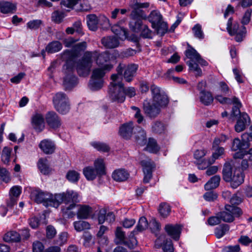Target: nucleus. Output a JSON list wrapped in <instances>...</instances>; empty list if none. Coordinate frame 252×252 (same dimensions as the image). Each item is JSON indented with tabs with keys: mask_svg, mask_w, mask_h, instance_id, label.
<instances>
[{
	"mask_svg": "<svg viewBox=\"0 0 252 252\" xmlns=\"http://www.w3.org/2000/svg\"><path fill=\"white\" fill-rule=\"evenodd\" d=\"M112 32L121 39H125L127 37V32L126 29L121 26L119 24H115L111 27Z\"/></svg>",
	"mask_w": 252,
	"mask_h": 252,
	"instance_id": "nucleus-30",
	"label": "nucleus"
},
{
	"mask_svg": "<svg viewBox=\"0 0 252 252\" xmlns=\"http://www.w3.org/2000/svg\"><path fill=\"white\" fill-rule=\"evenodd\" d=\"M32 125L33 128L38 132H40L44 128V118L40 114H36L32 119Z\"/></svg>",
	"mask_w": 252,
	"mask_h": 252,
	"instance_id": "nucleus-24",
	"label": "nucleus"
},
{
	"mask_svg": "<svg viewBox=\"0 0 252 252\" xmlns=\"http://www.w3.org/2000/svg\"><path fill=\"white\" fill-rule=\"evenodd\" d=\"M0 178L5 182L10 180V173L4 168L0 167Z\"/></svg>",
	"mask_w": 252,
	"mask_h": 252,
	"instance_id": "nucleus-62",
	"label": "nucleus"
},
{
	"mask_svg": "<svg viewBox=\"0 0 252 252\" xmlns=\"http://www.w3.org/2000/svg\"><path fill=\"white\" fill-rule=\"evenodd\" d=\"M152 131L156 133H161L164 130V126L160 122H156L152 126Z\"/></svg>",
	"mask_w": 252,
	"mask_h": 252,
	"instance_id": "nucleus-58",
	"label": "nucleus"
},
{
	"mask_svg": "<svg viewBox=\"0 0 252 252\" xmlns=\"http://www.w3.org/2000/svg\"><path fill=\"white\" fill-rule=\"evenodd\" d=\"M234 170L230 162H225L222 171V179L226 182L229 181L233 176Z\"/></svg>",
	"mask_w": 252,
	"mask_h": 252,
	"instance_id": "nucleus-33",
	"label": "nucleus"
},
{
	"mask_svg": "<svg viewBox=\"0 0 252 252\" xmlns=\"http://www.w3.org/2000/svg\"><path fill=\"white\" fill-rule=\"evenodd\" d=\"M35 201L37 203H43L46 206H51L54 207L56 203L55 195H53L47 192H38L35 196Z\"/></svg>",
	"mask_w": 252,
	"mask_h": 252,
	"instance_id": "nucleus-12",
	"label": "nucleus"
},
{
	"mask_svg": "<svg viewBox=\"0 0 252 252\" xmlns=\"http://www.w3.org/2000/svg\"><path fill=\"white\" fill-rule=\"evenodd\" d=\"M244 181V175L240 169L235 168L233 171V175L229 181L230 186L233 189H236L241 185Z\"/></svg>",
	"mask_w": 252,
	"mask_h": 252,
	"instance_id": "nucleus-18",
	"label": "nucleus"
},
{
	"mask_svg": "<svg viewBox=\"0 0 252 252\" xmlns=\"http://www.w3.org/2000/svg\"><path fill=\"white\" fill-rule=\"evenodd\" d=\"M39 147L46 154H53L56 149L54 142L48 139H44L41 141L39 145Z\"/></svg>",
	"mask_w": 252,
	"mask_h": 252,
	"instance_id": "nucleus-27",
	"label": "nucleus"
},
{
	"mask_svg": "<svg viewBox=\"0 0 252 252\" xmlns=\"http://www.w3.org/2000/svg\"><path fill=\"white\" fill-rule=\"evenodd\" d=\"M63 17V13L59 11H55L52 14V21L56 23H61Z\"/></svg>",
	"mask_w": 252,
	"mask_h": 252,
	"instance_id": "nucleus-60",
	"label": "nucleus"
},
{
	"mask_svg": "<svg viewBox=\"0 0 252 252\" xmlns=\"http://www.w3.org/2000/svg\"><path fill=\"white\" fill-rule=\"evenodd\" d=\"M79 209L76 213L77 218L80 219H86L89 218L93 213V209L87 205H77Z\"/></svg>",
	"mask_w": 252,
	"mask_h": 252,
	"instance_id": "nucleus-25",
	"label": "nucleus"
},
{
	"mask_svg": "<svg viewBox=\"0 0 252 252\" xmlns=\"http://www.w3.org/2000/svg\"><path fill=\"white\" fill-rule=\"evenodd\" d=\"M123 83L120 81H113L109 87V96L112 101L122 103L125 100V94L123 92Z\"/></svg>",
	"mask_w": 252,
	"mask_h": 252,
	"instance_id": "nucleus-7",
	"label": "nucleus"
},
{
	"mask_svg": "<svg viewBox=\"0 0 252 252\" xmlns=\"http://www.w3.org/2000/svg\"><path fill=\"white\" fill-rule=\"evenodd\" d=\"M93 57L96 58V63L98 65L103 66L109 61L110 54L107 51L98 54L96 51L93 53L89 51L86 52L82 59L77 63L76 70L80 76L85 77L89 74L92 66Z\"/></svg>",
	"mask_w": 252,
	"mask_h": 252,
	"instance_id": "nucleus-2",
	"label": "nucleus"
},
{
	"mask_svg": "<svg viewBox=\"0 0 252 252\" xmlns=\"http://www.w3.org/2000/svg\"><path fill=\"white\" fill-rule=\"evenodd\" d=\"M89 29L92 31H96L98 28V20L94 14L88 15L86 17Z\"/></svg>",
	"mask_w": 252,
	"mask_h": 252,
	"instance_id": "nucleus-35",
	"label": "nucleus"
},
{
	"mask_svg": "<svg viewBox=\"0 0 252 252\" xmlns=\"http://www.w3.org/2000/svg\"><path fill=\"white\" fill-rule=\"evenodd\" d=\"M101 43L105 47L109 49L116 48L119 45L118 38L115 36L104 37L102 38Z\"/></svg>",
	"mask_w": 252,
	"mask_h": 252,
	"instance_id": "nucleus-28",
	"label": "nucleus"
},
{
	"mask_svg": "<svg viewBox=\"0 0 252 252\" xmlns=\"http://www.w3.org/2000/svg\"><path fill=\"white\" fill-rule=\"evenodd\" d=\"M199 99L202 104L209 106L213 102L214 98L210 92L206 91L199 92Z\"/></svg>",
	"mask_w": 252,
	"mask_h": 252,
	"instance_id": "nucleus-29",
	"label": "nucleus"
},
{
	"mask_svg": "<svg viewBox=\"0 0 252 252\" xmlns=\"http://www.w3.org/2000/svg\"><path fill=\"white\" fill-rule=\"evenodd\" d=\"M113 179L117 182H123L126 180L129 177V173L125 169L115 170L112 174Z\"/></svg>",
	"mask_w": 252,
	"mask_h": 252,
	"instance_id": "nucleus-32",
	"label": "nucleus"
},
{
	"mask_svg": "<svg viewBox=\"0 0 252 252\" xmlns=\"http://www.w3.org/2000/svg\"><path fill=\"white\" fill-rule=\"evenodd\" d=\"M62 43L58 41H54L49 43L45 48L48 53H53L60 51L62 49Z\"/></svg>",
	"mask_w": 252,
	"mask_h": 252,
	"instance_id": "nucleus-39",
	"label": "nucleus"
},
{
	"mask_svg": "<svg viewBox=\"0 0 252 252\" xmlns=\"http://www.w3.org/2000/svg\"><path fill=\"white\" fill-rule=\"evenodd\" d=\"M229 230V226L227 224H222L217 227L215 229L216 237L220 239L223 237Z\"/></svg>",
	"mask_w": 252,
	"mask_h": 252,
	"instance_id": "nucleus-44",
	"label": "nucleus"
},
{
	"mask_svg": "<svg viewBox=\"0 0 252 252\" xmlns=\"http://www.w3.org/2000/svg\"><path fill=\"white\" fill-rule=\"evenodd\" d=\"M116 239L115 242L116 244H123L126 240L125 233L122 230L121 227H118L115 231Z\"/></svg>",
	"mask_w": 252,
	"mask_h": 252,
	"instance_id": "nucleus-52",
	"label": "nucleus"
},
{
	"mask_svg": "<svg viewBox=\"0 0 252 252\" xmlns=\"http://www.w3.org/2000/svg\"><path fill=\"white\" fill-rule=\"evenodd\" d=\"M135 234L136 233H133V231H131L129 235V240H125L123 244L128 247L130 249H134L137 244V241L134 237Z\"/></svg>",
	"mask_w": 252,
	"mask_h": 252,
	"instance_id": "nucleus-51",
	"label": "nucleus"
},
{
	"mask_svg": "<svg viewBox=\"0 0 252 252\" xmlns=\"http://www.w3.org/2000/svg\"><path fill=\"white\" fill-rule=\"evenodd\" d=\"M192 31L194 32V36L199 39H203L204 38V34L201 30V26L197 24L192 28Z\"/></svg>",
	"mask_w": 252,
	"mask_h": 252,
	"instance_id": "nucleus-64",
	"label": "nucleus"
},
{
	"mask_svg": "<svg viewBox=\"0 0 252 252\" xmlns=\"http://www.w3.org/2000/svg\"><path fill=\"white\" fill-rule=\"evenodd\" d=\"M197 166L198 169L199 170H204L207 168L211 165L214 163V160L211 159H204L201 161H196L194 162Z\"/></svg>",
	"mask_w": 252,
	"mask_h": 252,
	"instance_id": "nucleus-53",
	"label": "nucleus"
},
{
	"mask_svg": "<svg viewBox=\"0 0 252 252\" xmlns=\"http://www.w3.org/2000/svg\"><path fill=\"white\" fill-rule=\"evenodd\" d=\"M73 225L75 229L78 232H80L85 229H89L90 228V224L86 221H76L74 222Z\"/></svg>",
	"mask_w": 252,
	"mask_h": 252,
	"instance_id": "nucleus-49",
	"label": "nucleus"
},
{
	"mask_svg": "<svg viewBox=\"0 0 252 252\" xmlns=\"http://www.w3.org/2000/svg\"><path fill=\"white\" fill-rule=\"evenodd\" d=\"M165 232L173 239L177 241L179 239L181 232V226L178 224H167L164 227Z\"/></svg>",
	"mask_w": 252,
	"mask_h": 252,
	"instance_id": "nucleus-17",
	"label": "nucleus"
},
{
	"mask_svg": "<svg viewBox=\"0 0 252 252\" xmlns=\"http://www.w3.org/2000/svg\"><path fill=\"white\" fill-rule=\"evenodd\" d=\"M148 222L147 219L144 217H141L135 229L132 231L133 233L137 234L138 232H142L146 230L148 228Z\"/></svg>",
	"mask_w": 252,
	"mask_h": 252,
	"instance_id": "nucleus-43",
	"label": "nucleus"
},
{
	"mask_svg": "<svg viewBox=\"0 0 252 252\" xmlns=\"http://www.w3.org/2000/svg\"><path fill=\"white\" fill-rule=\"evenodd\" d=\"M66 179L70 182L76 183L80 178V174L75 170H69L66 175Z\"/></svg>",
	"mask_w": 252,
	"mask_h": 252,
	"instance_id": "nucleus-55",
	"label": "nucleus"
},
{
	"mask_svg": "<svg viewBox=\"0 0 252 252\" xmlns=\"http://www.w3.org/2000/svg\"><path fill=\"white\" fill-rule=\"evenodd\" d=\"M113 68L112 64H106L101 68H97L93 70L91 78L103 80L106 71H110Z\"/></svg>",
	"mask_w": 252,
	"mask_h": 252,
	"instance_id": "nucleus-26",
	"label": "nucleus"
},
{
	"mask_svg": "<svg viewBox=\"0 0 252 252\" xmlns=\"http://www.w3.org/2000/svg\"><path fill=\"white\" fill-rule=\"evenodd\" d=\"M45 120L48 125L51 128L56 129L61 125V119L54 111H49L46 114Z\"/></svg>",
	"mask_w": 252,
	"mask_h": 252,
	"instance_id": "nucleus-15",
	"label": "nucleus"
},
{
	"mask_svg": "<svg viewBox=\"0 0 252 252\" xmlns=\"http://www.w3.org/2000/svg\"><path fill=\"white\" fill-rule=\"evenodd\" d=\"M141 10L135 8L132 11L130 14L131 20L129 25L130 29L135 32H140L144 25L142 24V21L141 19Z\"/></svg>",
	"mask_w": 252,
	"mask_h": 252,
	"instance_id": "nucleus-10",
	"label": "nucleus"
},
{
	"mask_svg": "<svg viewBox=\"0 0 252 252\" xmlns=\"http://www.w3.org/2000/svg\"><path fill=\"white\" fill-rule=\"evenodd\" d=\"M148 19L152 24V27H154L157 23L162 21V16L159 11L153 10L149 15Z\"/></svg>",
	"mask_w": 252,
	"mask_h": 252,
	"instance_id": "nucleus-38",
	"label": "nucleus"
},
{
	"mask_svg": "<svg viewBox=\"0 0 252 252\" xmlns=\"http://www.w3.org/2000/svg\"><path fill=\"white\" fill-rule=\"evenodd\" d=\"M144 174V183H148L152 177L153 169L154 168V163L150 161L142 160L141 161Z\"/></svg>",
	"mask_w": 252,
	"mask_h": 252,
	"instance_id": "nucleus-19",
	"label": "nucleus"
},
{
	"mask_svg": "<svg viewBox=\"0 0 252 252\" xmlns=\"http://www.w3.org/2000/svg\"><path fill=\"white\" fill-rule=\"evenodd\" d=\"M135 127L132 122L123 124L119 129V133L121 136L125 139H129L131 136Z\"/></svg>",
	"mask_w": 252,
	"mask_h": 252,
	"instance_id": "nucleus-21",
	"label": "nucleus"
},
{
	"mask_svg": "<svg viewBox=\"0 0 252 252\" xmlns=\"http://www.w3.org/2000/svg\"><path fill=\"white\" fill-rule=\"evenodd\" d=\"M242 210L238 207L226 204L224 206V210L216 214L215 216L208 218V223L211 226L220 224L221 221L225 222H232L234 220L235 217H239L242 215Z\"/></svg>",
	"mask_w": 252,
	"mask_h": 252,
	"instance_id": "nucleus-3",
	"label": "nucleus"
},
{
	"mask_svg": "<svg viewBox=\"0 0 252 252\" xmlns=\"http://www.w3.org/2000/svg\"><path fill=\"white\" fill-rule=\"evenodd\" d=\"M94 170L98 176L105 174V168L104 161L102 159H98L94 163Z\"/></svg>",
	"mask_w": 252,
	"mask_h": 252,
	"instance_id": "nucleus-42",
	"label": "nucleus"
},
{
	"mask_svg": "<svg viewBox=\"0 0 252 252\" xmlns=\"http://www.w3.org/2000/svg\"><path fill=\"white\" fill-rule=\"evenodd\" d=\"M143 109L147 116L150 118H155L160 113L161 108L153 102H146L143 104Z\"/></svg>",
	"mask_w": 252,
	"mask_h": 252,
	"instance_id": "nucleus-16",
	"label": "nucleus"
},
{
	"mask_svg": "<svg viewBox=\"0 0 252 252\" xmlns=\"http://www.w3.org/2000/svg\"><path fill=\"white\" fill-rule=\"evenodd\" d=\"M232 103L234 104L232 108L230 116L231 117H241L242 113L241 112L240 108L242 107V104L239 99L236 96H233Z\"/></svg>",
	"mask_w": 252,
	"mask_h": 252,
	"instance_id": "nucleus-31",
	"label": "nucleus"
},
{
	"mask_svg": "<svg viewBox=\"0 0 252 252\" xmlns=\"http://www.w3.org/2000/svg\"><path fill=\"white\" fill-rule=\"evenodd\" d=\"M155 247L159 248L162 247L164 252H173L174 248L172 240L166 237L165 234H162L155 241Z\"/></svg>",
	"mask_w": 252,
	"mask_h": 252,
	"instance_id": "nucleus-11",
	"label": "nucleus"
},
{
	"mask_svg": "<svg viewBox=\"0 0 252 252\" xmlns=\"http://www.w3.org/2000/svg\"><path fill=\"white\" fill-rule=\"evenodd\" d=\"M152 28L156 30L157 33L161 36L164 35L168 30L167 23L163 21V20L159 22V23H157L154 27Z\"/></svg>",
	"mask_w": 252,
	"mask_h": 252,
	"instance_id": "nucleus-45",
	"label": "nucleus"
},
{
	"mask_svg": "<svg viewBox=\"0 0 252 252\" xmlns=\"http://www.w3.org/2000/svg\"><path fill=\"white\" fill-rule=\"evenodd\" d=\"M37 166L40 172L44 175H47L51 171L48 161L46 158H40L37 163Z\"/></svg>",
	"mask_w": 252,
	"mask_h": 252,
	"instance_id": "nucleus-40",
	"label": "nucleus"
},
{
	"mask_svg": "<svg viewBox=\"0 0 252 252\" xmlns=\"http://www.w3.org/2000/svg\"><path fill=\"white\" fill-rule=\"evenodd\" d=\"M185 55L189 59L187 62L189 70L194 72L196 76H201L202 73L198 64L202 66H207V62L202 59L199 54L191 47H189V48L185 51Z\"/></svg>",
	"mask_w": 252,
	"mask_h": 252,
	"instance_id": "nucleus-4",
	"label": "nucleus"
},
{
	"mask_svg": "<svg viewBox=\"0 0 252 252\" xmlns=\"http://www.w3.org/2000/svg\"><path fill=\"white\" fill-rule=\"evenodd\" d=\"M138 64L131 63L126 65L123 63H120L116 68L117 74L111 75L112 81H118L120 76H123L124 79L127 82H131L135 76L138 69Z\"/></svg>",
	"mask_w": 252,
	"mask_h": 252,
	"instance_id": "nucleus-5",
	"label": "nucleus"
},
{
	"mask_svg": "<svg viewBox=\"0 0 252 252\" xmlns=\"http://www.w3.org/2000/svg\"><path fill=\"white\" fill-rule=\"evenodd\" d=\"M12 149L8 147H4L1 154V161L5 164H8L10 161Z\"/></svg>",
	"mask_w": 252,
	"mask_h": 252,
	"instance_id": "nucleus-50",
	"label": "nucleus"
},
{
	"mask_svg": "<svg viewBox=\"0 0 252 252\" xmlns=\"http://www.w3.org/2000/svg\"><path fill=\"white\" fill-rule=\"evenodd\" d=\"M246 32V28L244 26H240L237 23L233 24L232 28L228 32L231 35H235V39L237 42L242 41Z\"/></svg>",
	"mask_w": 252,
	"mask_h": 252,
	"instance_id": "nucleus-13",
	"label": "nucleus"
},
{
	"mask_svg": "<svg viewBox=\"0 0 252 252\" xmlns=\"http://www.w3.org/2000/svg\"><path fill=\"white\" fill-rule=\"evenodd\" d=\"M115 216L112 212L107 213L106 209L102 208L99 211L98 214V221L99 224H102L105 221L108 223H111L115 221Z\"/></svg>",
	"mask_w": 252,
	"mask_h": 252,
	"instance_id": "nucleus-20",
	"label": "nucleus"
},
{
	"mask_svg": "<svg viewBox=\"0 0 252 252\" xmlns=\"http://www.w3.org/2000/svg\"><path fill=\"white\" fill-rule=\"evenodd\" d=\"M250 119L248 114L243 112L241 115V117L238 118L236 124L235 125V131L237 132H240L246 128L247 123L249 124Z\"/></svg>",
	"mask_w": 252,
	"mask_h": 252,
	"instance_id": "nucleus-23",
	"label": "nucleus"
},
{
	"mask_svg": "<svg viewBox=\"0 0 252 252\" xmlns=\"http://www.w3.org/2000/svg\"><path fill=\"white\" fill-rule=\"evenodd\" d=\"M83 174L88 180H93L98 176L94 168L90 166L84 168Z\"/></svg>",
	"mask_w": 252,
	"mask_h": 252,
	"instance_id": "nucleus-46",
	"label": "nucleus"
},
{
	"mask_svg": "<svg viewBox=\"0 0 252 252\" xmlns=\"http://www.w3.org/2000/svg\"><path fill=\"white\" fill-rule=\"evenodd\" d=\"M134 134H135V139L137 144L140 146H144L146 144V133L142 128L138 126L135 127Z\"/></svg>",
	"mask_w": 252,
	"mask_h": 252,
	"instance_id": "nucleus-22",
	"label": "nucleus"
},
{
	"mask_svg": "<svg viewBox=\"0 0 252 252\" xmlns=\"http://www.w3.org/2000/svg\"><path fill=\"white\" fill-rule=\"evenodd\" d=\"M53 102L56 110L62 114L67 113L70 109L68 98L63 92L57 93L53 98Z\"/></svg>",
	"mask_w": 252,
	"mask_h": 252,
	"instance_id": "nucleus-8",
	"label": "nucleus"
},
{
	"mask_svg": "<svg viewBox=\"0 0 252 252\" xmlns=\"http://www.w3.org/2000/svg\"><path fill=\"white\" fill-rule=\"evenodd\" d=\"M241 138V141L238 138H235L233 139L231 146L232 151H242L248 149L250 147V143L248 142V135L242 134Z\"/></svg>",
	"mask_w": 252,
	"mask_h": 252,
	"instance_id": "nucleus-14",
	"label": "nucleus"
},
{
	"mask_svg": "<svg viewBox=\"0 0 252 252\" xmlns=\"http://www.w3.org/2000/svg\"><path fill=\"white\" fill-rule=\"evenodd\" d=\"M83 237L84 240L83 245L85 247H89L94 243L92 236L90 233L85 232Z\"/></svg>",
	"mask_w": 252,
	"mask_h": 252,
	"instance_id": "nucleus-61",
	"label": "nucleus"
},
{
	"mask_svg": "<svg viewBox=\"0 0 252 252\" xmlns=\"http://www.w3.org/2000/svg\"><path fill=\"white\" fill-rule=\"evenodd\" d=\"M91 145L96 149L97 151L103 152H108L110 148L106 144L99 142H93L91 143Z\"/></svg>",
	"mask_w": 252,
	"mask_h": 252,
	"instance_id": "nucleus-54",
	"label": "nucleus"
},
{
	"mask_svg": "<svg viewBox=\"0 0 252 252\" xmlns=\"http://www.w3.org/2000/svg\"><path fill=\"white\" fill-rule=\"evenodd\" d=\"M42 24L41 20H33L29 21L27 23V27L31 30L38 29Z\"/></svg>",
	"mask_w": 252,
	"mask_h": 252,
	"instance_id": "nucleus-59",
	"label": "nucleus"
},
{
	"mask_svg": "<svg viewBox=\"0 0 252 252\" xmlns=\"http://www.w3.org/2000/svg\"><path fill=\"white\" fill-rule=\"evenodd\" d=\"M21 239L20 234L15 231H9L3 236V240L7 242H19Z\"/></svg>",
	"mask_w": 252,
	"mask_h": 252,
	"instance_id": "nucleus-36",
	"label": "nucleus"
},
{
	"mask_svg": "<svg viewBox=\"0 0 252 252\" xmlns=\"http://www.w3.org/2000/svg\"><path fill=\"white\" fill-rule=\"evenodd\" d=\"M55 200L56 203L54 207L57 208L61 203H63L68 206V208L71 209L74 208L80 201L78 193L72 190L55 194Z\"/></svg>",
	"mask_w": 252,
	"mask_h": 252,
	"instance_id": "nucleus-6",
	"label": "nucleus"
},
{
	"mask_svg": "<svg viewBox=\"0 0 252 252\" xmlns=\"http://www.w3.org/2000/svg\"><path fill=\"white\" fill-rule=\"evenodd\" d=\"M103 84V80L91 78L89 83V87L92 91H97L100 89Z\"/></svg>",
	"mask_w": 252,
	"mask_h": 252,
	"instance_id": "nucleus-48",
	"label": "nucleus"
},
{
	"mask_svg": "<svg viewBox=\"0 0 252 252\" xmlns=\"http://www.w3.org/2000/svg\"><path fill=\"white\" fill-rule=\"evenodd\" d=\"M144 150L152 153H157L160 150V147L158 145L157 141L153 138H149L146 147Z\"/></svg>",
	"mask_w": 252,
	"mask_h": 252,
	"instance_id": "nucleus-37",
	"label": "nucleus"
},
{
	"mask_svg": "<svg viewBox=\"0 0 252 252\" xmlns=\"http://www.w3.org/2000/svg\"><path fill=\"white\" fill-rule=\"evenodd\" d=\"M174 72V69H169L168 70L167 72L164 74L165 77L167 79H170L171 78L174 80V82L179 83V84H185L186 83V81L184 80L183 78L171 76L170 75Z\"/></svg>",
	"mask_w": 252,
	"mask_h": 252,
	"instance_id": "nucleus-56",
	"label": "nucleus"
},
{
	"mask_svg": "<svg viewBox=\"0 0 252 252\" xmlns=\"http://www.w3.org/2000/svg\"><path fill=\"white\" fill-rule=\"evenodd\" d=\"M150 89L152 94L153 103L161 108L166 107L169 102V99L165 93L154 84L151 85Z\"/></svg>",
	"mask_w": 252,
	"mask_h": 252,
	"instance_id": "nucleus-9",
	"label": "nucleus"
},
{
	"mask_svg": "<svg viewBox=\"0 0 252 252\" xmlns=\"http://www.w3.org/2000/svg\"><path fill=\"white\" fill-rule=\"evenodd\" d=\"M220 176L215 175L212 177L205 185V189L206 190H210L217 188L220 185Z\"/></svg>",
	"mask_w": 252,
	"mask_h": 252,
	"instance_id": "nucleus-34",
	"label": "nucleus"
},
{
	"mask_svg": "<svg viewBox=\"0 0 252 252\" xmlns=\"http://www.w3.org/2000/svg\"><path fill=\"white\" fill-rule=\"evenodd\" d=\"M16 9V6L8 1L0 2V11L4 14L12 12Z\"/></svg>",
	"mask_w": 252,
	"mask_h": 252,
	"instance_id": "nucleus-41",
	"label": "nucleus"
},
{
	"mask_svg": "<svg viewBox=\"0 0 252 252\" xmlns=\"http://www.w3.org/2000/svg\"><path fill=\"white\" fill-rule=\"evenodd\" d=\"M87 47L86 42H83L75 44L70 50H66L64 55L68 56L63 69L65 76L63 78V85L65 90H69L74 87L77 83V79L73 74L75 59L80 55L81 51L84 50Z\"/></svg>",
	"mask_w": 252,
	"mask_h": 252,
	"instance_id": "nucleus-1",
	"label": "nucleus"
},
{
	"mask_svg": "<svg viewBox=\"0 0 252 252\" xmlns=\"http://www.w3.org/2000/svg\"><path fill=\"white\" fill-rule=\"evenodd\" d=\"M158 211L160 216L162 218H165L169 215L171 212V207L166 203H161L159 205Z\"/></svg>",
	"mask_w": 252,
	"mask_h": 252,
	"instance_id": "nucleus-47",
	"label": "nucleus"
},
{
	"mask_svg": "<svg viewBox=\"0 0 252 252\" xmlns=\"http://www.w3.org/2000/svg\"><path fill=\"white\" fill-rule=\"evenodd\" d=\"M252 13V9L251 8L248 9L244 13L241 23L243 25H247L249 23Z\"/></svg>",
	"mask_w": 252,
	"mask_h": 252,
	"instance_id": "nucleus-63",
	"label": "nucleus"
},
{
	"mask_svg": "<svg viewBox=\"0 0 252 252\" xmlns=\"http://www.w3.org/2000/svg\"><path fill=\"white\" fill-rule=\"evenodd\" d=\"M143 27L141 30V34L140 35L144 38H152L153 32L150 30L148 27L144 25Z\"/></svg>",
	"mask_w": 252,
	"mask_h": 252,
	"instance_id": "nucleus-57",
	"label": "nucleus"
}]
</instances>
